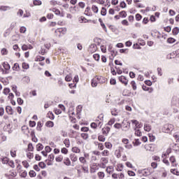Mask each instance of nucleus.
Listing matches in <instances>:
<instances>
[{
	"mask_svg": "<svg viewBox=\"0 0 179 179\" xmlns=\"http://www.w3.org/2000/svg\"><path fill=\"white\" fill-rule=\"evenodd\" d=\"M65 80L66 82H71V80H72V76L71 75H67L65 77Z\"/></svg>",
	"mask_w": 179,
	"mask_h": 179,
	"instance_id": "c03bdc74",
	"label": "nucleus"
},
{
	"mask_svg": "<svg viewBox=\"0 0 179 179\" xmlns=\"http://www.w3.org/2000/svg\"><path fill=\"white\" fill-rule=\"evenodd\" d=\"M55 156L54 155V154H50L48 156V160L49 162H54V159H55Z\"/></svg>",
	"mask_w": 179,
	"mask_h": 179,
	"instance_id": "58836bf2",
	"label": "nucleus"
},
{
	"mask_svg": "<svg viewBox=\"0 0 179 179\" xmlns=\"http://www.w3.org/2000/svg\"><path fill=\"white\" fill-rule=\"evenodd\" d=\"M10 92V89H9V88H5V89L3 90V94L7 95V94H9Z\"/></svg>",
	"mask_w": 179,
	"mask_h": 179,
	"instance_id": "3c124183",
	"label": "nucleus"
},
{
	"mask_svg": "<svg viewBox=\"0 0 179 179\" xmlns=\"http://www.w3.org/2000/svg\"><path fill=\"white\" fill-rule=\"evenodd\" d=\"M98 139L100 142L106 141V137H104V136H103V135L99 136Z\"/></svg>",
	"mask_w": 179,
	"mask_h": 179,
	"instance_id": "f704fd0d",
	"label": "nucleus"
},
{
	"mask_svg": "<svg viewBox=\"0 0 179 179\" xmlns=\"http://www.w3.org/2000/svg\"><path fill=\"white\" fill-rule=\"evenodd\" d=\"M45 150L46 153H50V152H51V150H52V149L50 148V146H45Z\"/></svg>",
	"mask_w": 179,
	"mask_h": 179,
	"instance_id": "5fc2aeb1",
	"label": "nucleus"
},
{
	"mask_svg": "<svg viewBox=\"0 0 179 179\" xmlns=\"http://www.w3.org/2000/svg\"><path fill=\"white\" fill-rule=\"evenodd\" d=\"M3 66L4 69H6V71H9V69H10V65H9V63H8L7 62H4L3 63Z\"/></svg>",
	"mask_w": 179,
	"mask_h": 179,
	"instance_id": "9b49d317",
	"label": "nucleus"
},
{
	"mask_svg": "<svg viewBox=\"0 0 179 179\" xmlns=\"http://www.w3.org/2000/svg\"><path fill=\"white\" fill-rule=\"evenodd\" d=\"M34 148L33 147V143H30L28 144V150L29 152H33Z\"/></svg>",
	"mask_w": 179,
	"mask_h": 179,
	"instance_id": "2f4dec72",
	"label": "nucleus"
},
{
	"mask_svg": "<svg viewBox=\"0 0 179 179\" xmlns=\"http://www.w3.org/2000/svg\"><path fill=\"white\" fill-rule=\"evenodd\" d=\"M71 150L73 152V153H80V149H79L78 147H73Z\"/></svg>",
	"mask_w": 179,
	"mask_h": 179,
	"instance_id": "412c9836",
	"label": "nucleus"
},
{
	"mask_svg": "<svg viewBox=\"0 0 179 179\" xmlns=\"http://www.w3.org/2000/svg\"><path fill=\"white\" fill-rule=\"evenodd\" d=\"M64 164H65V166H71V159L68 157L64 158Z\"/></svg>",
	"mask_w": 179,
	"mask_h": 179,
	"instance_id": "dca6fc26",
	"label": "nucleus"
},
{
	"mask_svg": "<svg viewBox=\"0 0 179 179\" xmlns=\"http://www.w3.org/2000/svg\"><path fill=\"white\" fill-rule=\"evenodd\" d=\"M119 80H120V82H121V83H123V85H124L125 86H127L128 85V80L124 76H120Z\"/></svg>",
	"mask_w": 179,
	"mask_h": 179,
	"instance_id": "7ed1b4c3",
	"label": "nucleus"
},
{
	"mask_svg": "<svg viewBox=\"0 0 179 179\" xmlns=\"http://www.w3.org/2000/svg\"><path fill=\"white\" fill-rule=\"evenodd\" d=\"M141 19H142V15H141V14H136V20L139 21V20H141Z\"/></svg>",
	"mask_w": 179,
	"mask_h": 179,
	"instance_id": "69168bd1",
	"label": "nucleus"
},
{
	"mask_svg": "<svg viewBox=\"0 0 179 179\" xmlns=\"http://www.w3.org/2000/svg\"><path fill=\"white\" fill-rule=\"evenodd\" d=\"M144 131H145L146 132H150V131H152V126L148 123H145Z\"/></svg>",
	"mask_w": 179,
	"mask_h": 179,
	"instance_id": "39448f33",
	"label": "nucleus"
},
{
	"mask_svg": "<svg viewBox=\"0 0 179 179\" xmlns=\"http://www.w3.org/2000/svg\"><path fill=\"white\" fill-rule=\"evenodd\" d=\"M34 5L35 6H38L41 5V1H40V0H34Z\"/></svg>",
	"mask_w": 179,
	"mask_h": 179,
	"instance_id": "e433bc0d",
	"label": "nucleus"
},
{
	"mask_svg": "<svg viewBox=\"0 0 179 179\" xmlns=\"http://www.w3.org/2000/svg\"><path fill=\"white\" fill-rule=\"evenodd\" d=\"M105 147L106 148V149H111V148H113V144H111V143L110 142H106Z\"/></svg>",
	"mask_w": 179,
	"mask_h": 179,
	"instance_id": "a878e982",
	"label": "nucleus"
},
{
	"mask_svg": "<svg viewBox=\"0 0 179 179\" xmlns=\"http://www.w3.org/2000/svg\"><path fill=\"white\" fill-rule=\"evenodd\" d=\"M70 159L73 163H75V162H78V157L75 154H71Z\"/></svg>",
	"mask_w": 179,
	"mask_h": 179,
	"instance_id": "1a4fd4ad",
	"label": "nucleus"
},
{
	"mask_svg": "<svg viewBox=\"0 0 179 179\" xmlns=\"http://www.w3.org/2000/svg\"><path fill=\"white\" fill-rule=\"evenodd\" d=\"M110 127H106L102 129V134H103V135H108V132H110Z\"/></svg>",
	"mask_w": 179,
	"mask_h": 179,
	"instance_id": "9d476101",
	"label": "nucleus"
},
{
	"mask_svg": "<svg viewBox=\"0 0 179 179\" xmlns=\"http://www.w3.org/2000/svg\"><path fill=\"white\" fill-rule=\"evenodd\" d=\"M91 85L92 87H97V80L95 78H93L92 80Z\"/></svg>",
	"mask_w": 179,
	"mask_h": 179,
	"instance_id": "6ab92c4d",
	"label": "nucleus"
},
{
	"mask_svg": "<svg viewBox=\"0 0 179 179\" xmlns=\"http://www.w3.org/2000/svg\"><path fill=\"white\" fill-rule=\"evenodd\" d=\"M1 162L3 164H8V163H9V160L8 159V157H3V159H1Z\"/></svg>",
	"mask_w": 179,
	"mask_h": 179,
	"instance_id": "c9c22d12",
	"label": "nucleus"
},
{
	"mask_svg": "<svg viewBox=\"0 0 179 179\" xmlns=\"http://www.w3.org/2000/svg\"><path fill=\"white\" fill-rule=\"evenodd\" d=\"M44 59H45V57L38 55L36 57L35 61L36 62H41L42 61H44Z\"/></svg>",
	"mask_w": 179,
	"mask_h": 179,
	"instance_id": "f8f14e48",
	"label": "nucleus"
},
{
	"mask_svg": "<svg viewBox=\"0 0 179 179\" xmlns=\"http://www.w3.org/2000/svg\"><path fill=\"white\" fill-rule=\"evenodd\" d=\"M149 138H150V142H155V141H156V137L153 136V134H149Z\"/></svg>",
	"mask_w": 179,
	"mask_h": 179,
	"instance_id": "b1692460",
	"label": "nucleus"
},
{
	"mask_svg": "<svg viewBox=\"0 0 179 179\" xmlns=\"http://www.w3.org/2000/svg\"><path fill=\"white\" fill-rule=\"evenodd\" d=\"M43 149H44V145H43V144L38 143V144L36 145V150L38 152H40L41 150H43Z\"/></svg>",
	"mask_w": 179,
	"mask_h": 179,
	"instance_id": "4468645a",
	"label": "nucleus"
},
{
	"mask_svg": "<svg viewBox=\"0 0 179 179\" xmlns=\"http://www.w3.org/2000/svg\"><path fill=\"white\" fill-rule=\"evenodd\" d=\"M47 116L48 117V118H50V120H54V118H55V116L54 115V113H52V112H49Z\"/></svg>",
	"mask_w": 179,
	"mask_h": 179,
	"instance_id": "5701e85b",
	"label": "nucleus"
},
{
	"mask_svg": "<svg viewBox=\"0 0 179 179\" xmlns=\"http://www.w3.org/2000/svg\"><path fill=\"white\" fill-rule=\"evenodd\" d=\"M174 129V125L171 124H166L164 126L162 131L165 134H170Z\"/></svg>",
	"mask_w": 179,
	"mask_h": 179,
	"instance_id": "f257e3e1",
	"label": "nucleus"
},
{
	"mask_svg": "<svg viewBox=\"0 0 179 179\" xmlns=\"http://www.w3.org/2000/svg\"><path fill=\"white\" fill-rule=\"evenodd\" d=\"M167 43H169V44H173V43H176V39H174L173 38H169L167 39Z\"/></svg>",
	"mask_w": 179,
	"mask_h": 179,
	"instance_id": "ea45409f",
	"label": "nucleus"
},
{
	"mask_svg": "<svg viewBox=\"0 0 179 179\" xmlns=\"http://www.w3.org/2000/svg\"><path fill=\"white\" fill-rule=\"evenodd\" d=\"M42 127H43V124H41V122H38L37 123V127H36L37 131H41Z\"/></svg>",
	"mask_w": 179,
	"mask_h": 179,
	"instance_id": "79ce46f5",
	"label": "nucleus"
},
{
	"mask_svg": "<svg viewBox=\"0 0 179 179\" xmlns=\"http://www.w3.org/2000/svg\"><path fill=\"white\" fill-rule=\"evenodd\" d=\"M22 68L23 69H29V64H27V63H22Z\"/></svg>",
	"mask_w": 179,
	"mask_h": 179,
	"instance_id": "e2e57ef3",
	"label": "nucleus"
},
{
	"mask_svg": "<svg viewBox=\"0 0 179 179\" xmlns=\"http://www.w3.org/2000/svg\"><path fill=\"white\" fill-rule=\"evenodd\" d=\"M85 15L87 16H92V12H90V7H87L85 11Z\"/></svg>",
	"mask_w": 179,
	"mask_h": 179,
	"instance_id": "ddd939ff",
	"label": "nucleus"
},
{
	"mask_svg": "<svg viewBox=\"0 0 179 179\" xmlns=\"http://www.w3.org/2000/svg\"><path fill=\"white\" fill-rule=\"evenodd\" d=\"M45 125L49 127V128H52V127H54V122L52 121H48L45 123Z\"/></svg>",
	"mask_w": 179,
	"mask_h": 179,
	"instance_id": "a211bd4d",
	"label": "nucleus"
},
{
	"mask_svg": "<svg viewBox=\"0 0 179 179\" xmlns=\"http://www.w3.org/2000/svg\"><path fill=\"white\" fill-rule=\"evenodd\" d=\"M91 128L96 129V128H97V123H96V122L91 123Z\"/></svg>",
	"mask_w": 179,
	"mask_h": 179,
	"instance_id": "0e129e2a",
	"label": "nucleus"
},
{
	"mask_svg": "<svg viewBox=\"0 0 179 179\" xmlns=\"http://www.w3.org/2000/svg\"><path fill=\"white\" fill-rule=\"evenodd\" d=\"M55 160L57 162H61L62 160H64V157H62V155H59V157H56Z\"/></svg>",
	"mask_w": 179,
	"mask_h": 179,
	"instance_id": "a19ab883",
	"label": "nucleus"
},
{
	"mask_svg": "<svg viewBox=\"0 0 179 179\" xmlns=\"http://www.w3.org/2000/svg\"><path fill=\"white\" fill-rule=\"evenodd\" d=\"M98 176L101 179L104 178V172H99L98 173Z\"/></svg>",
	"mask_w": 179,
	"mask_h": 179,
	"instance_id": "052dcab7",
	"label": "nucleus"
},
{
	"mask_svg": "<svg viewBox=\"0 0 179 179\" xmlns=\"http://www.w3.org/2000/svg\"><path fill=\"white\" fill-rule=\"evenodd\" d=\"M171 173H172V174H174L175 176H179V171H176V169H171Z\"/></svg>",
	"mask_w": 179,
	"mask_h": 179,
	"instance_id": "49530a36",
	"label": "nucleus"
},
{
	"mask_svg": "<svg viewBox=\"0 0 179 179\" xmlns=\"http://www.w3.org/2000/svg\"><path fill=\"white\" fill-rule=\"evenodd\" d=\"M131 85L133 90H136V83H135L134 80L131 82Z\"/></svg>",
	"mask_w": 179,
	"mask_h": 179,
	"instance_id": "473e14b6",
	"label": "nucleus"
},
{
	"mask_svg": "<svg viewBox=\"0 0 179 179\" xmlns=\"http://www.w3.org/2000/svg\"><path fill=\"white\" fill-rule=\"evenodd\" d=\"M142 171L143 176H150V171H149V169H143Z\"/></svg>",
	"mask_w": 179,
	"mask_h": 179,
	"instance_id": "c85d7f7f",
	"label": "nucleus"
},
{
	"mask_svg": "<svg viewBox=\"0 0 179 179\" xmlns=\"http://www.w3.org/2000/svg\"><path fill=\"white\" fill-rule=\"evenodd\" d=\"M122 125L120 123H116L114 124V128H115L116 129H120V128H122Z\"/></svg>",
	"mask_w": 179,
	"mask_h": 179,
	"instance_id": "8fccbe9b",
	"label": "nucleus"
},
{
	"mask_svg": "<svg viewBox=\"0 0 179 179\" xmlns=\"http://www.w3.org/2000/svg\"><path fill=\"white\" fill-rule=\"evenodd\" d=\"M22 164L24 166V167H25V169H29V162H27V161H23L22 162Z\"/></svg>",
	"mask_w": 179,
	"mask_h": 179,
	"instance_id": "603ef678",
	"label": "nucleus"
},
{
	"mask_svg": "<svg viewBox=\"0 0 179 179\" xmlns=\"http://www.w3.org/2000/svg\"><path fill=\"white\" fill-rule=\"evenodd\" d=\"M122 24H123V26H129V23L128 22V20H122Z\"/></svg>",
	"mask_w": 179,
	"mask_h": 179,
	"instance_id": "4d7b16f0",
	"label": "nucleus"
},
{
	"mask_svg": "<svg viewBox=\"0 0 179 179\" xmlns=\"http://www.w3.org/2000/svg\"><path fill=\"white\" fill-rule=\"evenodd\" d=\"M101 15L102 16H106V15H107V10L106 9V8L103 7L101 10Z\"/></svg>",
	"mask_w": 179,
	"mask_h": 179,
	"instance_id": "bb28decb",
	"label": "nucleus"
},
{
	"mask_svg": "<svg viewBox=\"0 0 179 179\" xmlns=\"http://www.w3.org/2000/svg\"><path fill=\"white\" fill-rule=\"evenodd\" d=\"M29 127L34 128V127H36V122L34 121H29Z\"/></svg>",
	"mask_w": 179,
	"mask_h": 179,
	"instance_id": "680f3d73",
	"label": "nucleus"
},
{
	"mask_svg": "<svg viewBox=\"0 0 179 179\" xmlns=\"http://www.w3.org/2000/svg\"><path fill=\"white\" fill-rule=\"evenodd\" d=\"M94 59H95V61H100V55L99 54H94L93 55Z\"/></svg>",
	"mask_w": 179,
	"mask_h": 179,
	"instance_id": "09e8293b",
	"label": "nucleus"
},
{
	"mask_svg": "<svg viewBox=\"0 0 179 179\" xmlns=\"http://www.w3.org/2000/svg\"><path fill=\"white\" fill-rule=\"evenodd\" d=\"M62 153H63L64 155H68V149H66V148H63L61 150Z\"/></svg>",
	"mask_w": 179,
	"mask_h": 179,
	"instance_id": "6e6d98bb",
	"label": "nucleus"
},
{
	"mask_svg": "<svg viewBox=\"0 0 179 179\" xmlns=\"http://www.w3.org/2000/svg\"><path fill=\"white\" fill-rule=\"evenodd\" d=\"M38 166L39 167H41V169H45V167H47V165L45 164V163L41 162L38 163Z\"/></svg>",
	"mask_w": 179,
	"mask_h": 179,
	"instance_id": "72a5a7b5",
	"label": "nucleus"
},
{
	"mask_svg": "<svg viewBox=\"0 0 179 179\" xmlns=\"http://www.w3.org/2000/svg\"><path fill=\"white\" fill-rule=\"evenodd\" d=\"M79 162L83 164V166H85V164H87V161L86 160V158L85 157H80L79 158Z\"/></svg>",
	"mask_w": 179,
	"mask_h": 179,
	"instance_id": "6e6552de",
	"label": "nucleus"
},
{
	"mask_svg": "<svg viewBox=\"0 0 179 179\" xmlns=\"http://www.w3.org/2000/svg\"><path fill=\"white\" fill-rule=\"evenodd\" d=\"M92 10L94 12V13H98L99 8L97 7V6L93 5L92 7Z\"/></svg>",
	"mask_w": 179,
	"mask_h": 179,
	"instance_id": "aec40b11",
	"label": "nucleus"
},
{
	"mask_svg": "<svg viewBox=\"0 0 179 179\" xmlns=\"http://www.w3.org/2000/svg\"><path fill=\"white\" fill-rule=\"evenodd\" d=\"M36 171H29V176L30 177H36Z\"/></svg>",
	"mask_w": 179,
	"mask_h": 179,
	"instance_id": "864d4df0",
	"label": "nucleus"
},
{
	"mask_svg": "<svg viewBox=\"0 0 179 179\" xmlns=\"http://www.w3.org/2000/svg\"><path fill=\"white\" fill-rule=\"evenodd\" d=\"M55 33H62V34H66V28H58L55 30Z\"/></svg>",
	"mask_w": 179,
	"mask_h": 179,
	"instance_id": "20e7f679",
	"label": "nucleus"
},
{
	"mask_svg": "<svg viewBox=\"0 0 179 179\" xmlns=\"http://www.w3.org/2000/svg\"><path fill=\"white\" fill-rule=\"evenodd\" d=\"M152 160H155V162H160V157L159 156H153Z\"/></svg>",
	"mask_w": 179,
	"mask_h": 179,
	"instance_id": "13d9d810",
	"label": "nucleus"
},
{
	"mask_svg": "<svg viewBox=\"0 0 179 179\" xmlns=\"http://www.w3.org/2000/svg\"><path fill=\"white\" fill-rule=\"evenodd\" d=\"M112 115H114L115 117H117L118 115V112L117 111V109H113L111 110Z\"/></svg>",
	"mask_w": 179,
	"mask_h": 179,
	"instance_id": "de8ad7c7",
	"label": "nucleus"
},
{
	"mask_svg": "<svg viewBox=\"0 0 179 179\" xmlns=\"http://www.w3.org/2000/svg\"><path fill=\"white\" fill-rule=\"evenodd\" d=\"M119 15L120 17H125L127 16V12L125 10H122L119 13Z\"/></svg>",
	"mask_w": 179,
	"mask_h": 179,
	"instance_id": "c756f323",
	"label": "nucleus"
},
{
	"mask_svg": "<svg viewBox=\"0 0 179 179\" xmlns=\"http://www.w3.org/2000/svg\"><path fill=\"white\" fill-rule=\"evenodd\" d=\"M26 27H22L20 29V33H26Z\"/></svg>",
	"mask_w": 179,
	"mask_h": 179,
	"instance_id": "774afa93",
	"label": "nucleus"
},
{
	"mask_svg": "<svg viewBox=\"0 0 179 179\" xmlns=\"http://www.w3.org/2000/svg\"><path fill=\"white\" fill-rule=\"evenodd\" d=\"M10 7L6 6H0V10H3L4 12L6 10H10Z\"/></svg>",
	"mask_w": 179,
	"mask_h": 179,
	"instance_id": "f3484780",
	"label": "nucleus"
},
{
	"mask_svg": "<svg viewBox=\"0 0 179 179\" xmlns=\"http://www.w3.org/2000/svg\"><path fill=\"white\" fill-rule=\"evenodd\" d=\"M81 169L84 171V173H89V167H87V166H86L85 165H82L81 166Z\"/></svg>",
	"mask_w": 179,
	"mask_h": 179,
	"instance_id": "4be33fe9",
	"label": "nucleus"
},
{
	"mask_svg": "<svg viewBox=\"0 0 179 179\" xmlns=\"http://www.w3.org/2000/svg\"><path fill=\"white\" fill-rule=\"evenodd\" d=\"M101 162H102V164H107V163H108V159L106 157H102Z\"/></svg>",
	"mask_w": 179,
	"mask_h": 179,
	"instance_id": "7c9ffc66",
	"label": "nucleus"
},
{
	"mask_svg": "<svg viewBox=\"0 0 179 179\" xmlns=\"http://www.w3.org/2000/svg\"><path fill=\"white\" fill-rule=\"evenodd\" d=\"M172 31H173V34L174 36H177V34H178V33H179V28L176 27L173 28Z\"/></svg>",
	"mask_w": 179,
	"mask_h": 179,
	"instance_id": "393cba45",
	"label": "nucleus"
},
{
	"mask_svg": "<svg viewBox=\"0 0 179 179\" xmlns=\"http://www.w3.org/2000/svg\"><path fill=\"white\" fill-rule=\"evenodd\" d=\"M6 111L7 114H9L10 115H13V109L11 106H6Z\"/></svg>",
	"mask_w": 179,
	"mask_h": 179,
	"instance_id": "0eeeda50",
	"label": "nucleus"
},
{
	"mask_svg": "<svg viewBox=\"0 0 179 179\" xmlns=\"http://www.w3.org/2000/svg\"><path fill=\"white\" fill-rule=\"evenodd\" d=\"M102 156H108L110 155V152L107 150H103L101 152Z\"/></svg>",
	"mask_w": 179,
	"mask_h": 179,
	"instance_id": "a18cd8bd",
	"label": "nucleus"
},
{
	"mask_svg": "<svg viewBox=\"0 0 179 179\" xmlns=\"http://www.w3.org/2000/svg\"><path fill=\"white\" fill-rule=\"evenodd\" d=\"M114 122H115V119H110V121L108 122V124L109 125H113V124H114Z\"/></svg>",
	"mask_w": 179,
	"mask_h": 179,
	"instance_id": "338daca9",
	"label": "nucleus"
},
{
	"mask_svg": "<svg viewBox=\"0 0 179 179\" xmlns=\"http://www.w3.org/2000/svg\"><path fill=\"white\" fill-rule=\"evenodd\" d=\"M169 161L171 162V163H172L173 167H177V166L178 165L177 164H175L176 160V157H174V156H171L169 158Z\"/></svg>",
	"mask_w": 179,
	"mask_h": 179,
	"instance_id": "423d86ee",
	"label": "nucleus"
},
{
	"mask_svg": "<svg viewBox=\"0 0 179 179\" xmlns=\"http://www.w3.org/2000/svg\"><path fill=\"white\" fill-rule=\"evenodd\" d=\"M174 55L175 57H177L178 58H179V49L171 53V56L173 57V58H174Z\"/></svg>",
	"mask_w": 179,
	"mask_h": 179,
	"instance_id": "2eb2a0df",
	"label": "nucleus"
},
{
	"mask_svg": "<svg viewBox=\"0 0 179 179\" xmlns=\"http://www.w3.org/2000/svg\"><path fill=\"white\" fill-rule=\"evenodd\" d=\"M172 106L173 107L174 113H178V109H177V108H179V101H178V99H177V97H173ZM174 107H176L177 108H176Z\"/></svg>",
	"mask_w": 179,
	"mask_h": 179,
	"instance_id": "f03ea898",
	"label": "nucleus"
},
{
	"mask_svg": "<svg viewBox=\"0 0 179 179\" xmlns=\"http://www.w3.org/2000/svg\"><path fill=\"white\" fill-rule=\"evenodd\" d=\"M81 138H83V139H88L89 138V134H86V133H83L81 134Z\"/></svg>",
	"mask_w": 179,
	"mask_h": 179,
	"instance_id": "4c0bfd02",
	"label": "nucleus"
},
{
	"mask_svg": "<svg viewBox=\"0 0 179 179\" xmlns=\"http://www.w3.org/2000/svg\"><path fill=\"white\" fill-rule=\"evenodd\" d=\"M1 54L2 55H6L8 54V50H6V48H3L1 50Z\"/></svg>",
	"mask_w": 179,
	"mask_h": 179,
	"instance_id": "bf43d9fd",
	"label": "nucleus"
},
{
	"mask_svg": "<svg viewBox=\"0 0 179 179\" xmlns=\"http://www.w3.org/2000/svg\"><path fill=\"white\" fill-rule=\"evenodd\" d=\"M135 135H136V136H142V132H141V131L139 130V129H135Z\"/></svg>",
	"mask_w": 179,
	"mask_h": 179,
	"instance_id": "cd10ccee",
	"label": "nucleus"
},
{
	"mask_svg": "<svg viewBox=\"0 0 179 179\" xmlns=\"http://www.w3.org/2000/svg\"><path fill=\"white\" fill-rule=\"evenodd\" d=\"M13 71H19V64L15 63L14 64V66H13Z\"/></svg>",
	"mask_w": 179,
	"mask_h": 179,
	"instance_id": "37998d69",
	"label": "nucleus"
}]
</instances>
